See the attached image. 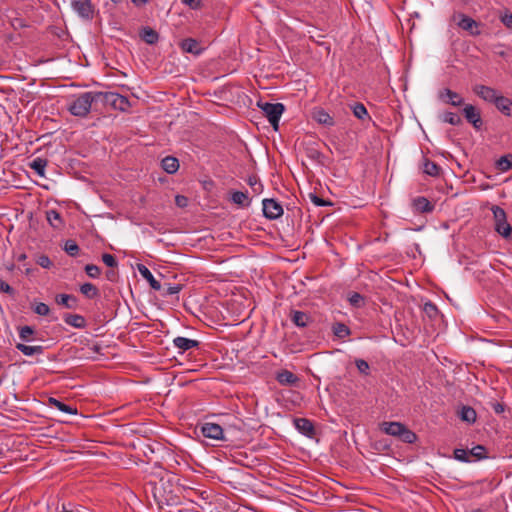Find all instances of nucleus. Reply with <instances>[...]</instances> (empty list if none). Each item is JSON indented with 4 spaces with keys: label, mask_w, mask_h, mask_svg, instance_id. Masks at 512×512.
<instances>
[{
    "label": "nucleus",
    "mask_w": 512,
    "mask_h": 512,
    "mask_svg": "<svg viewBox=\"0 0 512 512\" xmlns=\"http://www.w3.org/2000/svg\"><path fill=\"white\" fill-rule=\"evenodd\" d=\"M100 94L93 92H85L79 95L69 106L72 115L85 117L91 110L92 103Z\"/></svg>",
    "instance_id": "nucleus-1"
},
{
    "label": "nucleus",
    "mask_w": 512,
    "mask_h": 512,
    "mask_svg": "<svg viewBox=\"0 0 512 512\" xmlns=\"http://www.w3.org/2000/svg\"><path fill=\"white\" fill-rule=\"evenodd\" d=\"M381 429L388 435L398 437L405 443L412 444L416 441L417 436L400 422H383Z\"/></svg>",
    "instance_id": "nucleus-2"
},
{
    "label": "nucleus",
    "mask_w": 512,
    "mask_h": 512,
    "mask_svg": "<svg viewBox=\"0 0 512 512\" xmlns=\"http://www.w3.org/2000/svg\"><path fill=\"white\" fill-rule=\"evenodd\" d=\"M258 106L267 117L269 123L273 126L275 130L278 129L279 120L285 110L284 105L282 103H258Z\"/></svg>",
    "instance_id": "nucleus-3"
},
{
    "label": "nucleus",
    "mask_w": 512,
    "mask_h": 512,
    "mask_svg": "<svg viewBox=\"0 0 512 512\" xmlns=\"http://www.w3.org/2000/svg\"><path fill=\"white\" fill-rule=\"evenodd\" d=\"M495 230L502 237L511 232V225L507 222V215L504 209L499 206L492 207Z\"/></svg>",
    "instance_id": "nucleus-4"
},
{
    "label": "nucleus",
    "mask_w": 512,
    "mask_h": 512,
    "mask_svg": "<svg viewBox=\"0 0 512 512\" xmlns=\"http://www.w3.org/2000/svg\"><path fill=\"white\" fill-rule=\"evenodd\" d=\"M454 20L456 21L458 27L467 31L470 35H472V36L480 35L481 32L479 30V23L476 22L471 17L460 13V14L454 16Z\"/></svg>",
    "instance_id": "nucleus-5"
},
{
    "label": "nucleus",
    "mask_w": 512,
    "mask_h": 512,
    "mask_svg": "<svg viewBox=\"0 0 512 512\" xmlns=\"http://www.w3.org/2000/svg\"><path fill=\"white\" fill-rule=\"evenodd\" d=\"M263 214L266 218L274 220L278 219L283 214L282 206L274 199H264L263 202Z\"/></svg>",
    "instance_id": "nucleus-6"
},
{
    "label": "nucleus",
    "mask_w": 512,
    "mask_h": 512,
    "mask_svg": "<svg viewBox=\"0 0 512 512\" xmlns=\"http://www.w3.org/2000/svg\"><path fill=\"white\" fill-rule=\"evenodd\" d=\"M201 432L204 437L213 440H224L223 428L216 423H204L201 427Z\"/></svg>",
    "instance_id": "nucleus-7"
},
{
    "label": "nucleus",
    "mask_w": 512,
    "mask_h": 512,
    "mask_svg": "<svg viewBox=\"0 0 512 512\" xmlns=\"http://www.w3.org/2000/svg\"><path fill=\"white\" fill-rule=\"evenodd\" d=\"M72 7L84 19L93 17V6L90 0H72Z\"/></svg>",
    "instance_id": "nucleus-8"
},
{
    "label": "nucleus",
    "mask_w": 512,
    "mask_h": 512,
    "mask_svg": "<svg viewBox=\"0 0 512 512\" xmlns=\"http://www.w3.org/2000/svg\"><path fill=\"white\" fill-rule=\"evenodd\" d=\"M473 92L486 102L493 103L499 93L492 87L477 84L473 86Z\"/></svg>",
    "instance_id": "nucleus-9"
},
{
    "label": "nucleus",
    "mask_w": 512,
    "mask_h": 512,
    "mask_svg": "<svg viewBox=\"0 0 512 512\" xmlns=\"http://www.w3.org/2000/svg\"><path fill=\"white\" fill-rule=\"evenodd\" d=\"M466 120L471 123L474 128L479 129L482 126V119L479 110L471 105L467 104L463 109Z\"/></svg>",
    "instance_id": "nucleus-10"
},
{
    "label": "nucleus",
    "mask_w": 512,
    "mask_h": 512,
    "mask_svg": "<svg viewBox=\"0 0 512 512\" xmlns=\"http://www.w3.org/2000/svg\"><path fill=\"white\" fill-rule=\"evenodd\" d=\"M439 98L452 106L458 107L463 104L464 99L456 92L446 88L440 91Z\"/></svg>",
    "instance_id": "nucleus-11"
},
{
    "label": "nucleus",
    "mask_w": 512,
    "mask_h": 512,
    "mask_svg": "<svg viewBox=\"0 0 512 512\" xmlns=\"http://www.w3.org/2000/svg\"><path fill=\"white\" fill-rule=\"evenodd\" d=\"M105 98L115 109L125 111L129 107L128 99L118 93H107Z\"/></svg>",
    "instance_id": "nucleus-12"
},
{
    "label": "nucleus",
    "mask_w": 512,
    "mask_h": 512,
    "mask_svg": "<svg viewBox=\"0 0 512 512\" xmlns=\"http://www.w3.org/2000/svg\"><path fill=\"white\" fill-rule=\"evenodd\" d=\"M173 344L177 349H179L180 352H185L197 347L199 345V342L197 340L178 336L173 339Z\"/></svg>",
    "instance_id": "nucleus-13"
},
{
    "label": "nucleus",
    "mask_w": 512,
    "mask_h": 512,
    "mask_svg": "<svg viewBox=\"0 0 512 512\" xmlns=\"http://www.w3.org/2000/svg\"><path fill=\"white\" fill-rule=\"evenodd\" d=\"M496 108L506 116H512V100L504 97L502 95H498L496 100L493 102Z\"/></svg>",
    "instance_id": "nucleus-14"
},
{
    "label": "nucleus",
    "mask_w": 512,
    "mask_h": 512,
    "mask_svg": "<svg viewBox=\"0 0 512 512\" xmlns=\"http://www.w3.org/2000/svg\"><path fill=\"white\" fill-rule=\"evenodd\" d=\"M138 271L142 275V277L149 282L152 289L156 291L162 290V285L160 284V282L154 278L151 271L145 265H139Z\"/></svg>",
    "instance_id": "nucleus-15"
},
{
    "label": "nucleus",
    "mask_w": 512,
    "mask_h": 512,
    "mask_svg": "<svg viewBox=\"0 0 512 512\" xmlns=\"http://www.w3.org/2000/svg\"><path fill=\"white\" fill-rule=\"evenodd\" d=\"M294 425L296 429L303 435L311 436L314 432L312 422L306 418H296L294 420Z\"/></svg>",
    "instance_id": "nucleus-16"
},
{
    "label": "nucleus",
    "mask_w": 512,
    "mask_h": 512,
    "mask_svg": "<svg viewBox=\"0 0 512 512\" xmlns=\"http://www.w3.org/2000/svg\"><path fill=\"white\" fill-rule=\"evenodd\" d=\"M64 322L74 328L83 329L86 327V320L79 314H65L63 317Z\"/></svg>",
    "instance_id": "nucleus-17"
},
{
    "label": "nucleus",
    "mask_w": 512,
    "mask_h": 512,
    "mask_svg": "<svg viewBox=\"0 0 512 512\" xmlns=\"http://www.w3.org/2000/svg\"><path fill=\"white\" fill-rule=\"evenodd\" d=\"M413 207L415 211L420 213H428L434 209V205L425 197H417L414 199Z\"/></svg>",
    "instance_id": "nucleus-18"
},
{
    "label": "nucleus",
    "mask_w": 512,
    "mask_h": 512,
    "mask_svg": "<svg viewBox=\"0 0 512 512\" xmlns=\"http://www.w3.org/2000/svg\"><path fill=\"white\" fill-rule=\"evenodd\" d=\"M46 219L48 223L55 229H61L64 226V221L60 213L55 209L46 211Z\"/></svg>",
    "instance_id": "nucleus-19"
},
{
    "label": "nucleus",
    "mask_w": 512,
    "mask_h": 512,
    "mask_svg": "<svg viewBox=\"0 0 512 512\" xmlns=\"http://www.w3.org/2000/svg\"><path fill=\"white\" fill-rule=\"evenodd\" d=\"M276 380L281 385H294L298 382V377L288 370H282L277 373Z\"/></svg>",
    "instance_id": "nucleus-20"
},
{
    "label": "nucleus",
    "mask_w": 512,
    "mask_h": 512,
    "mask_svg": "<svg viewBox=\"0 0 512 512\" xmlns=\"http://www.w3.org/2000/svg\"><path fill=\"white\" fill-rule=\"evenodd\" d=\"M48 402H49V405L51 407H54V408L60 410L61 412H64L66 414H71V415L77 414V409L76 408L63 403V402L59 401L56 398H52L51 397V398H49Z\"/></svg>",
    "instance_id": "nucleus-21"
},
{
    "label": "nucleus",
    "mask_w": 512,
    "mask_h": 512,
    "mask_svg": "<svg viewBox=\"0 0 512 512\" xmlns=\"http://www.w3.org/2000/svg\"><path fill=\"white\" fill-rule=\"evenodd\" d=\"M313 119L327 126H332L334 124L333 118L323 109H317L313 112Z\"/></svg>",
    "instance_id": "nucleus-22"
},
{
    "label": "nucleus",
    "mask_w": 512,
    "mask_h": 512,
    "mask_svg": "<svg viewBox=\"0 0 512 512\" xmlns=\"http://www.w3.org/2000/svg\"><path fill=\"white\" fill-rule=\"evenodd\" d=\"M161 166L164 171H166L169 174H173L179 169V162L177 158L167 156L162 160Z\"/></svg>",
    "instance_id": "nucleus-23"
},
{
    "label": "nucleus",
    "mask_w": 512,
    "mask_h": 512,
    "mask_svg": "<svg viewBox=\"0 0 512 512\" xmlns=\"http://www.w3.org/2000/svg\"><path fill=\"white\" fill-rule=\"evenodd\" d=\"M55 301L57 304L69 309H73L77 306V299L73 295L59 294L56 296Z\"/></svg>",
    "instance_id": "nucleus-24"
},
{
    "label": "nucleus",
    "mask_w": 512,
    "mask_h": 512,
    "mask_svg": "<svg viewBox=\"0 0 512 512\" xmlns=\"http://www.w3.org/2000/svg\"><path fill=\"white\" fill-rule=\"evenodd\" d=\"M47 160L41 157H36L29 163V167L34 170L40 177H45V168Z\"/></svg>",
    "instance_id": "nucleus-25"
},
{
    "label": "nucleus",
    "mask_w": 512,
    "mask_h": 512,
    "mask_svg": "<svg viewBox=\"0 0 512 512\" xmlns=\"http://www.w3.org/2000/svg\"><path fill=\"white\" fill-rule=\"evenodd\" d=\"M16 348L26 356H33L36 354H41L43 352V347L39 345L29 346L22 343H18L16 345Z\"/></svg>",
    "instance_id": "nucleus-26"
},
{
    "label": "nucleus",
    "mask_w": 512,
    "mask_h": 512,
    "mask_svg": "<svg viewBox=\"0 0 512 512\" xmlns=\"http://www.w3.org/2000/svg\"><path fill=\"white\" fill-rule=\"evenodd\" d=\"M292 321L298 327H305L308 324L309 316L302 311H294Z\"/></svg>",
    "instance_id": "nucleus-27"
},
{
    "label": "nucleus",
    "mask_w": 512,
    "mask_h": 512,
    "mask_svg": "<svg viewBox=\"0 0 512 512\" xmlns=\"http://www.w3.org/2000/svg\"><path fill=\"white\" fill-rule=\"evenodd\" d=\"M460 418L463 421L473 423L476 420V412L473 408L468 406H463L460 410Z\"/></svg>",
    "instance_id": "nucleus-28"
},
{
    "label": "nucleus",
    "mask_w": 512,
    "mask_h": 512,
    "mask_svg": "<svg viewBox=\"0 0 512 512\" xmlns=\"http://www.w3.org/2000/svg\"><path fill=\"white\" fill-rule=\"evenodd\" d=\"M181 48L183 51L188 53H199L198 42L192 38H188L182 41Z\"/></svg>",
    "instance_id": "nucleus-29"
},
{
    "label": "nucleus",
    "mask_w": 512,
    "mask_h": 512,
    "mask_svg": "<svg viewBox=\"0 0 512 512\" xmlns=\"http://www.w3.org/2000/svg\"><path fill=\"white\" fill-rule=\"evenodd\" d=\"M80 292L87 298H94L98 295L97 287L92 283H84L80 287Z\"/></svg>",
    "instance_id": "nucleus-30"
},
{
    "label": "nucleus",
    "mask_w": 512,
    "mask_h": 512,
    "mask_svg": "<svg viewBox=\"0 0 512 512\" xmlns=\"http://www.w3.org/2000/svg\"><path fill=\"white\" fill-rule=\"evenodd\" d=\"M423 171L425 174L435 177L439 174L440 167L436 163H434L430 160H425L424 165H423Z\"/></svg>",
    "instance_id": "nucleus-31"
},
{
    "label": "nucleus",
    "mask_w": 512,
    "mask_h": 512,
    "mask_svg": "<svg viewBox=\"0 0 512 512\" xmlns=\"http://www.w3.org/2000/svg\"><path fill=\"white\" fill-rule=\"evenodd\" d=\"M470 459L473 458L474 460H481L486 458V449L484 446L477 445L473 447L472 449L468 450Z\"/></svg>",
    "instance_id": "nucleus-32"
},
{
    "label": "nucleus",
    "mask_w": 512,
    "mask_h": 512,
    "mask_svg": "<svg viewBox=\"0 0 512 512\" xmlns=\"http://www.w3.org/2000/svg\"><path fill=\"white\" fill-rule=\"evenodd\" d=\"M143 40L148 44H154L158 41V33L151 29V28H145L142 33Z\"/></svg>",
    "instance_id": "nucleus-33"
},
{
    "label": "nucleus",
    "mask_w": 512,
    "mask_h": 512,
    "mask_svg": "<svg viewBox=\"0 0 512 512\" xmlns=\"http://www.w3.org/2000/svg\"><path fill=\"white\" fill-rule=\"evenodd\" d=\"M497 168L500 171H508L512 168V155H504L497 161Z\"/></svg>",
    "instance_id": "nucleus-34"
},
{
    "label": "nucleus",
    "mask_w": 512,
    "mask_h": 512,
    "mask_svg": "<svg viewBox=\"0 0 512 512\" xmlns=\"http://www.w3.org/2000/svg\"><path fill=\"white\" fill-rule=\"evenodd\" d=\"M233 203L237 204V205H240V206H248L249 205V201H248V195L244 192H241V191H236L232 194V197H231Z\"/></svg>",
    "instance_id": "nucleus-35"
},
{
    "label": "nucleus",
    "mask_w": 512,
    "mask_h": 512,
    "mask_svg": "<svg viewBox=\"0 0 512 512\" xmlns=\"http://www.w3.org/2000/svg\"><path fill=\"white\" fill-rule=\"evenodd\" d=\"M442 120L454 126H458L462 123L460 116L453 112H445L442 115Z\"/></svg>",
    "instance_id": "nucleus-36"
},
{
    "label": "nucleus",
    "mask_w": 512,
    "mask_h": 512,
    "mask_svg": "<svg viewBox=\"0 0 512 512\" xmlns=\"http://www.w3.org/2000/svg\"><path fill=\"white\" fill-rule=\"evenodd\" d=\"M353 114L355 117H357L360 120H364L368 117V112L366 107L361 103H356L353 106Z\"/></svg>",
    "instance_id": "nucleus-37"
},
{
    "label": "nucleus",
    "mask_w": 512,
    "mask_h": 512,
    "mask_svg": "<svg viewBox=\"0 0 512 512\" xmlns=\"http://www.w3.org/2000/svg\"><path fill=\"white\" fill-rule=\"evenodd\" d=\"M162 289H163V292H162L163 296H170V295L178 294L182 289V285L166 284L165 287H162Z\"/></svg>",
    "instance_id": "nucleus-38"
},
{
    "label": "nucleus",
    "mask_w": 512,
    "mask_h": 512,
    "mask_svg": "<svg viewBox=\"0 0 512 512\" xmlns=\"http://www.w3.org/2000/svg\"><path fill=\"white\" fill-rule=\"evenodd\" d=\"M65 252L70 256H76L79 251V246L73 240L66 241L64 245Z\"/></svg>",
    "instance_id": "nucleus-39"
},
{
    "label": "nucleus",
    "mask_w": 512,
    "mask_h": 512,
    "mask_svg": "<svg viewBox=\"0 0 512 512\" xmlns=\"http://www.w3.org/2000/svg\"><path fill=\"white\" fill-rule=\"evenodd\" d=\"M334 333L337 337L344 338L350 334V330L345 324L337 323L334 326Z\"/></svg>",
    "instance_id": "nucleus-40"
},
{
    "label": "nucleus",
    "mask_w": 512,
    "mask_h": 512,
    "mask_svg": "<svg viewBox=\"0 0 512 512\" xmlns=\"http://www.w3.org/2000/svg\"><path fill=\"white\" fill-rule=\"evenodd\" d=\"M454 457L455 459L462 461V462H470V456L469 451L465 449H455L454 450Z\"/></svg>",
    "instance_id": "nucleus-41"
},
{
    "label": "nucleus",
    "mask_w": 512,
    "mask_h": 512,
    "mask_svg": "<svg viewBox=\"0 0 512 512\" xmlns=\"http://www.w3.org/2000/svg\"><path fill=\"white\" fill-rule=\"evenodd\" d=\"M34 334V330L30 326H23L19 331V337L23 341H30L31 336Z\"/></svg>",
    "instance_id": "nucleus-42"
},
{
    "label": "nucleus",
    "mask_w": 512,
    "mask_h": 512,
    "mask_svg": "<svg viewBox=\"0 0 512 512\" xmlns=\"http://www.w3.org/2000/svg\"><path fill=\"white\" fill-rule=\"evenodd\" d=\"M309 199L311 200V202H312L313 204H315L316 206H319V207H321V206H329V205H332V203H331V202L326 201V200H324V199L320 198L319 196H317V195H316V194H314V193H310V194H309Z\"/></svg>",
    "instance_id": "nucleus-43"
},
{
    "label": "nucleus",
    "mask_w": 512,
    "mask_h": 512,
    "mask_svg": "<svg viewBox=\"0 0 512 512\" xmlns=\"http://www.w3.org/2000/svg\"><path fill=\"white\" fill-rule=\"evenodd\" d=\"M33 310L38 315L46 316L49 314L50 308L47 304L40 302L35 305Z\"/></svg>",
    "instance_id": "nucleus-44"
},
{
    "label": "nucleus",
    "mask_w": 512,
    "mask_h": 512,
    "mask_svg": "<svg viewBox=\"0 0 512 512\" xmlns=\"http://www.w3.org/2000/svg\"><path fill=\"white\" fill-rule=\"evenodd\" d=\"M356 367L361 374L368 375L369 374V364L363 359H357L355 361Z\"/></svg>",
    "instance_id": "nucleus-45"
},
{
    "label": "nucleus",
    "mask_w": 512,
    "mask_h": 512,
    "mask_svg": "<svg viewBox=\"0 0 512 512\" xmlns=\"http://www.w3.org/2000/svg\"><path fill=\"white\" fill-rule=\"evenodd\" d=\"M87 275L91 278H97L100 275V268L93 264H88L85 267Z\"/></svg>",
    "instance_id": "nucleus-46"
},
{
    "label": "nucleus",
    "mask_w": 512,
    "mask_h": 512,
    "mask_svg": "<svg viewBox=\"0 0 512 512\" xmlns=\"http://www.w3.org/2000/svg\"><path fill=\"white\" fill-rule=\"evenodd\" d=\"M363 297L359 293H353L349 296V302L352 306L360 307L363 304Z\"/></svg>",
    "instance_id": "nucleus-47"
},
{
    "label": "nucleus",
    "mask_w": 512,
    "mask_h": 512,
    "mask_svg": "<svg viewBox=\"0 0 512 512\" xmlns=\"http://www.w3.org/2000/svg\"><path fill=\"white\" fill-rule=\"evenodd\" d=\"M500 20L503 23V25L512 30V14L509 12H505L500 16Z\"/></svg>",
    "instance_id": "nucleus-48"
},
{
    "label": "nucleus",
    "mask_w": 512,
    "mask_h": 512,
    "mask_svg": "<svg viewBox=\"0 0 512 512\" xmlns=\"http://www.w3.org/2000/svg\"><path fill=\"white\" fill-rule=\"evenodd\" d=\"M102 261L108 267H115L117 265L116 258L108 253L102 255Z\"/></svg>",
    "instance_id": "nucleus-49"
},
{
    "label": "nucleus",
    "mask_w": 512,
    "mask_h": 512,
    "mask_svg": "<svg viewBox=\"0 0 512 512\" xmlns=\"http://www.w3.org/2000/svg\"><path fill=\"white\" fill-rule=\"evenodd\" d=\"M36 262H37V264H38L39 266H41L42 268H46V269L50 268V267H51V265H52L51 260H50V259H49V257H48V256H46V255H40V256L37 258Z\"/></svg>",
    "instance_id": "nucleus-50"
},
{
    "label": "nucleus",
    "mask_w": 512,
    "mask_h": 512,
    "mask_svg": "<svg viewBox=\"0 0 512 512\" xmlns=\"http://www.w3.org/2000/svg\"><path fill=\"white\" fill-rule=\"evenodd\" d=\"M248 184L253 188L256 193H260L262 191V185L258 182L256 177H249Z\"/></svg>",
    "instance_id": "nucleus-51"
},
{
    "label": "nucleus",
    "mask_w": 512,
    "mask_h": 512,
    "mask_svg": "<svg viewBox=\"0 0 512 512\" xmlns=\"http://www.w3.org/2000/svg\"><path fill=\"white\" fill-rule=\"evenodd\" d=\"M424 310L429 316H432L433 314H435L437 312L436 306L432 303H426Z\"/></svg>",
    "instance_id": "nucleus-52"
},
{
    "label": "nucleus",
    "mask_w": 512,
    "mask_h": 512,
    "mask_svg": "<svg viewBox=\"0 0 512 512\" xmlns=\"http://www.w3.org/2000/svg\"><path fill=\"white\" fill-rule=\"evenodd\" d=\"M182 2L193 9H197L201 6L200 0H182Z\"/></svg>",
    "instance_id": "nucleus-53"
},
{
    "label": "nucleus",
    "mask_w": 512,
    "mask_h": 512,
    "mask_svg": "<svg viewBox=\"0 0 512 512\" xmlns=\"http://www.w3.org/2000/svg\"><path fill=\"white\" fill-rule=\"evenodd\" d=\"M0 291L8 294L13 293L12 287L4 281H0Z\"/></svg>",
    "instance_id": "nucleus-54"
},
{
    "label": "nucleus",
    "mask_w": 512,
    "mask_h": 512,
    "mask_svg": "<svg viewBox=\"0 0 512 512\" xmlns=\"http://www.w3.org/2000/svg\"><path fill=\"white\" fill-rule=\"evenodd\" d=\"M175 202L179 207H185L187 205V198L181 195L175 197Z\"/></svg>",
    "instance_id": "nucleus-55"
},
{
    "label": "nucleus",
    "mask_w": 512,
    "mask_h": 512,
    "mask_svg": "<svg viewBox=\"0 0 512 512\" xmlns=\"http://www.w3.org/2000/svg\"><path fill=\"white\" fill-rule=\"evenodd\" d=\"M494 411L500 414L504 411V407L501 404L497 403L494 405Z\"/></svg>",
    "instance_id": "nucleus-56"
},
{
    "label": "nucleus",
    "mask_w": 512,
    "mask_h": 512,
    "mask_svg": "<svg viewBox=\"0 0 512 512\" xmlns=\"http://www.w3.org/2000/svg\"><path fill=\"white\" fill-rule=\"evenodd\" d=\"M133 4L136 6H141L146 4L149 0H131Z\"/></svg>",
    "instance_id": "nucleus-57"
},
{
    "label": "nucleus",
    "mask_w": 512,
    "mask_h": 512,
    "mask_svg": "<svg viewBox=\"0 0 512 512\" xmlns=\"http://www.w3.org/2000/svg\"><path fill=\"white\" fill-rule=\"evenodd\" d=\"M503 238H505V239H509V240H512V227H511V232H510V234H509V235H507V236H504Z\"/></svg>",
    "instance_id": "nucleus-58"
},
{
    "label": "nucleus",
    "mask_w": 512,
    "mask_h": 512,
    "mask_svg": "<svg viewBox=\"0 0 512 512\" xmlns=\"http://www.w3.org/2000/svg\"><path fill=\"white\" fill-rule=\"evenodd\" d=\"M26 259V255L25 254H21L19 257H18V260L19 261H22V260H25Z\"/></svg>",
    "instance_id": "nucleus-59"
},
{
    "label": "nucleus",
    "mask_w": 512,
    "mask_h": 512,
    "mask_svg": "<svg viewBox=\"0 0 512 512\" xmlns=\"http://www.w3.org/2000/svg\"><path fill=\"white\" fill-rule=\"evenodd\" d=\"M471 512H482L480 509L472 510Z\"/></svg>",
    "instance_id": "nucleus-60"
},
{
    "label": "nucleus",
    "mask_w": 512,
    "mask_h": 512,
    "mask_svg": "<svg viewBox=\"0 0 512 512\" xmlns=\"http://www.w3.org/2000/svg\"><path fill=\"white\" fill-rule=\"evenodd\" d=\"M111 1L114 2V3L120 2V0H111Z\"/></svg>",
    "instance_id": "nucleus-61"
}]
</instances>
